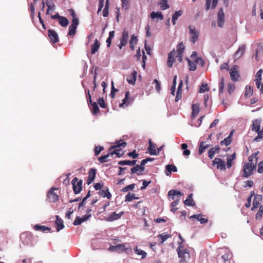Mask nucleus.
<instances>
[{"label":"nucleus","instance_id":"obj_1","mask_svg":"<svg viewBox=\"0 0 263 263\" xmlns=\"http://www.w3.org/2000/svg\"><path fill=\"white\" fill-rule=\"evenodd\" d=\"M177 252L179 258V263H187L191 258V249L180 245L177 249Z\"/></svg>","mask_w":263,"mask_h":263},{"label":"nucleus","instance_id":"obj_2","mask_svg":"<svg viewBox=\"0 0 263 263\" xmlns=\"http://www.w3.org/2000/svg\"><path fill=\"white\" fill-rule=\"evenodd\" d=\"M183 194L179 191L176 190H171L168 192V196L170 200H174L171 204L172 207H175L177 206L181 199V196H183Z\"/></svg>","mask_w":263,"mask_h":263},{"label":"nucleus","instance_id":"obj_3","mask_svg":"<svg viewBox=\"0 0 263 263\" xmlns=\"http://www.w3.org/2000/svg\"><path fill=\"white\" fill-rule=\"evenodd\" d=\"M261 121L259 120L256 119L253 121L252 125V130L257 133V136L254 138V141H259L260 139H263V127L261 129L260 128Z\"/></svg>","mask_w":263,"mask_h":263},{"label":"nucleus","instance_id":"obj_4","mask_svg":"<svg viewBox=\"0 0 263 263\" xmlns=\"http://www.w3.org/2000/svg\"><path fill=\"white\" fill-rule=\"evenodd\" d=\"M257 161H255L252 163H247L243 165L242 170V177L244 178H248L251 176L253 171L256 167Z\"/></svg>","mask_w":263,"mask_h":263},{"label":"nucleus","instance_id":"obj_5","mask_svg":"<svg viewBox=\"0 0 263 263\" xmlns=\"http://www.w3.org/2000/svg\"><path fill=\"white\" fill-rule=\"evenodd\" d=\"M82 180H79L77 177H74L72 180L71 184L72 185L73 192L75 194H78L82 191Z\"/></svg>","mask_w":263,"mask_h":263},{"label":"nucleus","instance_id":"obj_6","mask_svg":"<svg viewBox=\"0 0 263 263\" xmlns=\"http://www.w3.org/2000/svg\"><path fill=\"white\" fill-rule=\"evenodd\" d=\"M189 29L191 41L194 44L198 40L199 33L196 30L194 26L190 25Z\"/></svg>","mask_w":263,"mask_h":263},{"label":"nucleus","instance_id":"obj_7","mask_svg":"<svg viewBox=\"0 0 263 263\" xmlns=\"http://www.w3.org/2000/svg\"><path fill=\"white\" fill-rule=\"evenodd\" d=\"M185 46L182 42H180L177 46L176 51V59L179 62L182 61V53L184 52Z\"/></svg>","mask_w":263,"mask_h":263},{"label":"nucleus","instance_id":"obj_8","mask_svg":"<svg viewBox=\"0 0 263 263\" xmlns=\"http://www.w3.org/2000/svg\"><path fill=\"white\" fill-rule=\"evenodd\" d=\"M58 189L51 187L47 194V199L50 202H55L59 199V196L54 193V190H58Z\"/></svg>","mask_w":263,"mask_h":263},{"label":"nucleus","instance_id":"obj_9","mask_svg":"<svg viewBox=\"0 0 263 263\" xmlns=\"http://www.w3.org/2000/svg\"><path fill=\"white\" fill-rule=\"evenodd\" d=\"M128 37V32L126 30L124 29L120 39V43L118 45V47L120 49H121L123 46H125L127 45Z\"/></svg>","mask_w":263,"mask_h":263},{"label":"nucleus","instance_id":"obj_10","mask_svg":"<svg viewBox=\"0 0 263 263\" xmlns=\"http://www.w3.org/2000/svg\"><path fill=\"white\" fill-rule=\"evenodd\" d=\"M126 250L125 243L119 244L116 246H110L108 250L111 252H123Z\"/></svg>","mask_w":263,"mask_h":263},{"label":"nucleus","instance_id":"obj_11","mask_svg":"<svg viewBox=\"0 0 263 263\" xmlns=\"http://www.w3.org/2000/svg\"><path fill=\"white\" fill-rule=\"evenodd\" d=\"M231 79L233 81H237L239 78V74L238 71V67L236 65L233 66L230 72Z\"/></svg>","mask_w":263,"mask_h":263},{"label":"nucleus","instance_id":"obj_12","mask_svg":"<svg viewBox=\"0 0 263 263\" xmlns=\"http://www.w3.org/2000/svg\"><path fill=\"white\" fill-rule=\"evenodd\" d=\"M48 35L52 43L54 44L59 41L58 34L54 30L49 29L48 31Z\"/></svg>","mask_w":263,"mask_h":263},{"label":"nucleus","instance_id":"obj_13","mask_svg":"<svg viewBox=\"0 0 263 263\" xmlns=\"http://www.w3.org/2000/svg\"><path fill=\"white\" fill-rule=\"evenodd\" d=\"M212 164L213 165H217V168L220 170H226L225 162L220 158H215V159L212 161Z\"/></svg>","mask_w":263,"mask_h":263},{"label":"nucleus","instance_id":"obj_14","mask_svg":"<svg viewBox=\"0 0 263 263\" xmlns=\"http://www.w3.org/2000/svg\"><path fill=\"white\" fill-rule=\"evenodd\" d=\"M218 25L219 27H222L224 23V13L222 8H221L217 14Z\"/></svg>","mask_w":263,"mask_h":263},{"label":"nucleus","instance_id":"obj_15","mask_svg":"<svg viewBox=\"0 0 263 263\" xmlns=\"http://www.w3.org/2000/svg\"><path fill=\"white\" fill-rule=\"evenodd\" d=\"M176 51L173 50L168 55L167 65L168 67L171 68L176 59Z\"/></svg>","mask_w":263,"mask_h":263},{"label":"nucleus","instance_id":"obj_16","mask_svg":"<svg viewBox=\"0 0 263 263\" xmlns=\"http://www.w3.org/2000/svg\"><path fill=\"white\" fill-rule=\"evenodd\" d=\"M129 92L126 91L125 98L122 100V103L119 105L120 107H125L127 106L133 101L132 99H129Z\"/></svg>","mask_w":263,"mask_h":263},{"label":"nucleus","instance_id":"obj_17","mask_svg":"<svg viewBox=\"0 0 263 263\" xmlns=\"http://www.w3.org/2000/svg\"><path fill=\"white\" fill-rule=\"evenodd\" d=\"M262 200V196L260 195H256L255 196L254 198L253 201V207L251 208L252 211H254L256 209H257L260 203V201Z\"/></svg>","mask_w":263,"mask_h":263},{"label":"nucleus","instance_id":"obj_18","mask_svg":"<svg viewBox=\"0 0 263 263\" xmlns=\"http://www.w3.org/2000/svg\"><path fill=\"white\" fill-rule=\"evenodd\" d=\"M191 58L194 61L195 63L199 64L201 66H203L204 65V61L200 57H198L197 53L193 51L191 55Z\"/></svg>","mask_w":263,"mask_h":263},{"label":"nucleus","instance_id":"obj_19","mask_svg":"<svg viewBox=\"0 0 263 263\" xmlns=\"http://www.w3.org/2000/svg\"><path fill=\"white\" fill-rule=\"evenodd\" d=\"M191 58L194 61L195 63L199 64L201 66H203L204 65V61L200 57H198L197 53L193 51L191 55Z\"/></svg>","mask_w":263,"mask_h":263},{"label":"nucleus","instance_id":"obj_20","mask_svg":"<svg viewBox=\"0 0 263 263\" xmlns=\"http://www.w3.org/2000/svg\"><path fill=\"white\" fill-rule=\"evenodd\" d=\"M191 58L194 61L195 63L199 64L201 66H203L204 65V61L200 57H198L197 53L193 51L191 55Z\"/></svg>","mask_w":263,"mask_h":263},{"label":"nucleus","instance_id":"obj_21","mask_svg":"<svg viewBox=\"0 0 263 263\" xmlns=\"http://www.w3.org/2000/svg\"><path fill=\"white\" fill-rule=\"evenodd\" d=\"M96 175V170L95 168H91L89 171V175L87 180V183L88 185L91 183L95 180Z\"/></svg>","mask_w":263,"mask_h":263},{"label":"nucleus","instance_id":"obj_22","mask_svg":"<svg viewBox=\"0 0 263 263\" xmlns=\"http://www.w3.org/2000/svg\"><path fill=\"white\" fill-rule=\"evenodd\" d=\"M124 214L123 212L120 213H116V212L112 213L109 216L106 218V220L108 221H112L119 219L121 216Z\"/></svg>","mask_w":263,"mask_h":263},{"label":"nucleus","instance_id":"obj_23","mask_svg":"<svg viewBox=\"0 0 263 263\" xmlns=\"http://www.w3.org/2000/svg\"><path fill=\"white\" fill-rule=\"evenodd\" d=\"M156 144L152 142L151 140H149V146L148 147V150L149 153L151 155H158V152L156 149Z\"/></svg>","mask_w":263,"mask_h":263},{"label":"nucleus","instance_id":"obj_24","mask_svg":"<svg viewBox=\"0 0 263 263\" xmlns=\"http://www.w3.org/2000/svg\"><path fill=\"white\" fill-rule=\"evenodd\" d=\"M263 72V70L260 69L258 71L255 76V79L254 80L255 84L257 88H260L261 81V74Z\"/></svg>","mask_w":263,"mask_h":263},{"label":"nucleus","instance_id":"obj_25","mask_svg":"<svg viewBox=\"0 0 263 263\" xmlns=\"http://www.w3.org/2000/svg\"><path fill=\"white\" fill-rule=\"evenodd\" d=\"M190 219H196L200 221V223L204 224L208 222V220L207 218L202 217V215L201 214L197 215H193L190 217Z\"/></svg>","mask_w":263,"mask_h":263},{"label":"nucleus","instance_id":"obj_26","mask_svg":"<svg viewBox=\"0 0 263 263\" xmlns=\"http://www.w3.org/2000/svg\"><path fill=\"white\" fill-rule=\"evenodd\" d=\"M55 224L56 225L57 231H60L64 227L63 220L60 218L59 216L58 215L56 216Z\"/></svg>","mask_w":263,"mask_h":263},{"label":"nucleus","instance_id":"obj_27","mask_svg":"<svg viewBox=\"0 0 263 263\" xmlns=\"http://www.w3.org/2000/svg\"><path fill=\"white\" fill-rule=\"evenodd\" d=\"M220 150V147L218 145H216L214 147H212L208 151V157L212 159L215 156L216 153H218Z\"/></svg>","mask_w":263,"mask_h":263},{"label":"nucleus","instance_id":"obj_28","mask_svg":"<svg viewBox=\"0 0 263 263\" xmlns=\"http://www.w3.org/2000/svg\"><path fill=\"white\" fill-rule=\"evenodd\" d=\"M210 145L206 144L204 141H201L199 144V148H198V154L201 155L203 153H204L205 150L209 147Z\"/></svg>","mask_w":263,"mask_h":263},{"label":"nucleus","instance_id":"obj_29","mask_svg":"<svg viewBox=\"0 0 263 263\" xmlns=\"http://www.w3.org/2000/svg\"><path fill=\"white\" fill-rule=\"evenodd\" d=\"M137 72L134 71L131 75L127 76L126 77V80L129 84H134L136 80Z\"/></svg>","mask_w":263,"mask_h":263},{"label":"nucleus","instance_id":"obj_30","mask_svg":"<svg viewBox=\"0 0 263 263\" xmlns=\"http://www.w3.org/2000/svg\"><path fill=\"white\" fill-rule=\"evenodd\" d=\"M100 47V43L97 39L94 41V43L91 46V53L95 54L99 50Z\"/></svg>","mask_w":263,"mask_h":263},{"label":"nucleus","instance_id":"obj_31","mask_svg":"<svg viewBox=\"0 0 263 263\" xmlns=\"http://www.w3.org/2000/svg\"><path fill=\"white\" fill-rule=\"evenodd\" d=\"M233 134V131H232L231 132V133L230 134L229 136L227 138H226L223 140H222L220 142V144L221 145H225L226 146L229 145L231 143L232 141V137Z\"/></svg>","mask_w":263,"mask_h":263},{"label":"nucleus","instance_id":"obj_32","mask_svg":"<svg viewBox=\"0 0 263 263\" xmlns=\"http://www.w3.org/2000/svg\"><path fill=\"white\" fill-rule=\"evenodd\" d=\"M192 118H195L199 112V107L197 104H193L192 105Z\"/></svg>","mask_w":263,"mask_h":263},{"label":"nucleus","instance_id":"obj_33","mask_svg":"<svg viewBox=\"0 0 263 263\" xmlns=\"http://www.w3.org/2000/svg\"><path fill=\"white\" fill-rule=\"evenodd\" d=\"M98 194L103 197H106L108 199H110L111 198V194L109 191L108 188L104 190H100Z\"/></svg>","mask_w":263,"mask_h":263},{"label":"nucleus","instance_id":"obj_34","mask_svg":"<svg viewBox=\"0 0 263 263\" xmlns=\"http://www.w3.org/2000/svg\"><path fill=\"white\" fill-rule=\"evenodd\" d=\"M137 160H122L118 162V164L121 165H127L129 166H135L136 164Z\"/></svg>","mask_w":263,"mask_h":263},{"label":"nucleus","instance_id":"obj_35","mask_svg":"<svg viewBox=\"0 0 263 263\" xmlns=\"http://www.w3.org/2000/svg\"><path fill=\"white\" fill-rule=\"evenodd\" d=\"M134 250L136 254L141 255L142 259H144L146 257L147 253L144 251L139 249L138 247H135Z\"/></svg>","mask_w":263,"mask_h":263},{"label":"nucleus","instance_id":"obj_36","mask_svg":"<svg viewBox=\"0 0 263 263\" xmlns=\"http://www.w3.org/2000/svg\"><path fill=\"white\" fill-rule=\"evenodd\" d=\"M158 5L160 6L161 9L162 10H166L170 7L169 5L167 3V0H161L158 2Z\"/></svg>","mask_w":263,"mask_h":263},{"label":"nucleus","instance_id":"obj_37","mask_svg":"<svg viewBox=\"0 0 263 263\" xmlns=\"http://www.w3.org/2000/svg\"><path fill=\"white\" fill-rule=\"evenodd\" d=\"M171 235L165 234L164 233L158 235V237L161 239L159 244L162 245L167 238H171Z\"/></svg>","mask_w":263,"mask_h":263},{"label":"nucleus","instance_id":"obj_38","mask_svg":"<svg viewBox=\"0 0 263 263\" xmlns=\"http://www.w3.org/2000/svg\"><path fill=\"white\" fill-rule=\"evenodd\" d=\"M34 229L35 231H40L42 232H45V231H50L51 228L46 227L45 226H40L39 224H35L34 226Z\"/></svg>","mask_w":263,"mask_h":263},{"label":"nucleus","instance_id":"obj_39","mask_svg":"<svg viewBox=\"0 0 263 263\" xmlns=\"http://www.w3.org/2000/svg\"><path fill=\"white\" fill-rule=\"evenodd\" d=\"M151 17L152 19H155L156 18H158L160 20H163V15H162V13L160 12H155V11H153L151 13Z\"/></svg>","mask_w":263,"mask_h":263},{"label":"nucleus","instance_id":"obj_40","mask_svg":"<svg viewBox=\"0 0 263 263\" xmlns=\"http://www.w3.org/2000/svg\"><path fill=\"white\" fill-rule=\"evenodd\" d=\"M184 203L187 206L195 205V202L192 198V194L188 196L186 199L184 201Z\"/></svg>","mask_w":263,"mask_h":263},{"label":"nucleus","instance_id":"obj_41","mask_svg":"<svg viewBox=\"0 0 263 263\" xmlns=\"http://www.w3.org/2000/svg\"><path fill=\"white\" fill-rule=\"evenodd\" d=\"M183 13L182 10H179L178 11H176L175 13L172 16V22L173 25L176 24V21L178 18L179 16H180Z\"/></svg>","mask_w":263,"mask_h":263},{"label":"nucleus","instance_id":"obj_42","mask_svg":"<svg viewBox=\"0 0 263 263\" xmlns=\"http://www.w3.org/2000/svg\"><path fill=\"white\" fill-rule=\"evenodd\" d=\"M59 23L62 27H66L69 24V21L66 17L62 16L59 20Z\"/></svg>","mask_w":263,"mask_h":263},{"label":"nucleus","instance_id":"obj_43","mask_svg":"<svg viewBox=\"0 0 263 263\" xmlns=\"http://www.w3.org/2000/svg\"><path fill=\"white\" fill-rule=\"evenodd\" d=\"M245 50L246 47L245 45L240 47L235 53L236 56L238 58L241 57L244 54Z\"/></svg>","mask_w":263,"mask_h":263},{"label":"nucleus","instance_id":"obj_44","mask_svg":"<svg viewBox=\"0 0 263 263\" xmlns=\"http://www.w3.org/2000/svg\"><path fill=\"white\" fill-rule=\"evenodd\" d=\"M115 36V31H111L109 32V36L106 40L107 47H110L111 44L112 39Z\"/></svg>","mask_w":263,"mask_h":263},{"label":"nucleus","instance_id":"obj_45","mask_svg":"<svg viewBox=\"0 0 263 263\" xmlns=\"http://www.w3.org/2000/svg\"><path fill=\"white\" fill-rule=\"evenodd\" d=\"M127 145V143L125 141H123L122 140H120V141H118L117 143H116V144L114 145V146H112L110 148H109V150L111 149H114V148H117V147H120L121 146H122V147H125Z\"/></svg>","mask_w":263,"mask_h":263},{"label":"nucleus","instance_id":"obj_46","mask_svg":"<svg viewBox=\"0 0 263 263\" xmlns=\"http://www.w3.org/2000/svg\"><path fill=\"white\" fill-rule=\"evenodd\" d=\"M92 106V114L96 115L98 114L100 111L97 103L93 102L91 104Z\"/></svg>","mask_w":263,"mask_h":263},{"label":"nucleus","instance_id":"obj_47","mask_svg":"<svg viewBox=\"0 0 263 263\" xmlns=\"http://www.w3.org/2000/svg\"><path fill=\"white\" fill-rule=\"evenodd\" d=\"M121 6L123 9L127 10L130 7L129 1L128 0H121Z\"/></svg>","mask_w":263,"mask_h":263},{"label":"nucleus","instance_id":"obj_48","mask_svg":"<svg viewBox=\"0 0 263 263\" xmlns=\"http://www.w3.org/2000/svg\"><path fill=\"white\" fill-rule=\"evenodd\" d=\"M181 148L184 150L183 152V155L186 156H188L190 155L191 152L189 149H187V145L186 143H183L181 145Z\"/></svg>","mask_w":263,"mask_h":263},{"label":"nucleus","instance_id":"obj_49","mask_svg":"<svg viewBox=\"0 0 263 263\" xmlns=\"http://www.w3.org/2000/svg\"><path fill=\"white\" fill-rule=\"evenodd\" d=\"M97 104H99L100 106L102 108H106L107 107V103L105 102L103 98L100 97L97 100Z\"/></svg>","mask_w":263,"mask_h":263},{"label":"nucleus","instance_id":"obj_50","mask_svg":"<svg viewBox=\"0 0 263 263\" xmlns=\"http://www.w3.org/2000/svg\"><path fill=\"white\" fill-rule=\"evenodd\" d=\"M166 171L171 173L172 172H176L177 168L176 166L172 164H168L166 166Z\"/></svg>","mask_w":263,"mask_h":263},{"label":"nucleus","instance_id":"obj_51","mask_svg":"<svg viewBox=\"0 0 263 263\" xmlns=\"http://www.w3.org/2000/svg\"><path fill=\"white\" fill-rule=\"evenodd\" d=\"M77 28V27L76 26H74L73 25H70L68 28V29H69L68 35L69 36L74 35L76 33Z\"/></svg>","mask_w":263,"mask_h":263},{"label":"nucleus","instance_id":"obj_52","mask_svg":"<svg viewBox=\"0 0 263 263\" xmlns=\"http://www.w3.org/2000/svg\"><path fill=\"white\" fill-rule=\"evenodd\" d=\"M108 9H109V0H106L105 6V8L103 11V16L104 17H107L108 16Z\"/></svg>","mask_w":263,"mask_h":263},{"label":"nucleus","instance_id":"obj_53","mask_svg":"<svg viewBox=\"0 0 263 263\" xmlns=\"http://www.w3.org/2000/svg\"><path fill=\"white\" fill-rule=\"evenodd\" d=\"M186 60L188 62V64L190 66L189 69L192 71H195L197 68L195 62L193 61H192L188 58H187Z\"/></svg>","mask_w":263,"mask_h":263},{"label":"nucleus","instance_id":"obj_54","mask_svg":"<svg viewBox=\"0 0 263 263\" xmlns=\"http://www.w3.org/2000/svg\"><path fill=\"white\" fill-rule=\"evenodd\" d=\"M209 90V88L208 85L206 83L202 84L200 88L199 89V92L200 93H203L205 91H208Z\"/></svg>","mask_w":263,"mask_h":263},{"label":"nucleus","instance_id":"obj_55","mask_svg":"<svg viewBox=\"0 0 263 263\" xmlns=\"http://www.w3.org/2000/svg\"><path fill=\"white\" fill-rule=\"evenodd\" d=\"M110 156L116 154L118 157H121L123 155V152H122V151L120 149H117L110 152Z\"/></svg>","mask_w":263,"mask_h":263},{"label":"nucleus","instance_id":"obj_56","mask_svg":"<svg viewBox=\"0 0 263 263\" xmlns=\"http://www.w3.org/2000/svg\"><path fill=\"white\" fill-rule=\"evenodd\" d=\"M139 165H137L135 166L134 167H132L130 170L131 173L134 174L137 173L138 175H142V173L140 172V169H139Z\"/></svg>","mask_w":263,"mask_h":263},{"label":"nucleus","instance_id":"obj_57","mask_svg":"<svg viewBox=\"0 0 263 263\" xmlns=\"http://www.w3.org/2000/svg\"><path fill=\"white\" fill-rule=\"evenodd\" d=\"M110 156V153L107 155L102 156L98 158L100 163H103L107 161V158Z\"/></svg>","mask_w":263,"mask_h":263},{"label":"nucleus","instance_id":"obj_58","mask_svg":"<svg viewBox=\"0 0 263 263\" xmlns=\"http://www.w3.org/2000/svg\"><path fill=\"white\" fill-rule=\"evenodd\" d=\"M138 197H136L135 195L134 194H130L129 193L128 194H127L125 196V201H130L133 199H137Z\"/></svg>","mask_w":263,"mask_h":263},{"label":"nucleus","instance_id":"obj_59","mask_svg":"<svg viewBox=\"0 0 263 263\" xmlns=\"http://www.w3.org/2000/svg\"><path fill=\"white\" fill-rule=\"evenodd\" d=\"M253 89L250 86H247L246 87L245 96L246 97H250L253 94Z\"/></svg>","mask_w":263,"mask_h":263},{"label":"nucleus","instance_id":"obj_60","mask_svg":"<svg viewBox=\"0 0 263 263\" xmlns=\"http://www.w3.org/2000/svg\"><path fill=\"white\" fill-rule=\"evenodd\" d=\"M235 88V85L232 83H229L227 86V90L230 95L232 94L234 91Z\"/></svg>","mask_w":263,"mask_h":263},{"label":"nucleus","instance_id":"obj_61","mask_svg":"<svg viewBox=\"0 0 263 263\" xmlns=\"http://www.w3.org/2000/svg\"><path fill=\"white\" fill-rule=\"evenodd\" d=\"M135 184H131L130 185H127L126 186L123 188L121 191L123 192H127L129 190H133L135 188Z\"/></svg>","mask_w":263,"mask_h":263},{"label":"nucleus","instance_id":"obj_62","mask_svg":"<svg viewBox=\"0 0 263 263\" xmlns=\"http://www.w3.org/2000/svg\"><path fill=\"white\" fill-rule=\"evenodd\" d=\"M263 214V206L260 205L259 208V210L256 214V219H260L262 217V215Z\"/></svg>","mask_w":263,"mask_h":263},{"label":"nucleus","instance_id":"obj_63","mask_svg":"<svg viewBox=\"0 0 263 263\" xmlns=\"http://www.w3.org/2000/svg\"><path fill=\"white\" fill-rule=\"evenodd\" d=\"M83 222H84L83 219L79 216H77L74 220L73 224L74 226H78L81 224Z\"/></svg>","mask_w":263,"mask_h":263},{"label":"nucleus","instance_id":"obj_64","mask_svg":"<svg viewBox=\"0 0 263 263\" xmlns=\"http://www.w3.org/2000/svg\"><path fill=\"white\" fill-rule=\"evenodd\" d=\"M221 258L223 259L224 263H230L229 254L225 253L222 255Z\"/></svg>","mask_w":263,"mask_h":263}]
</instances>
